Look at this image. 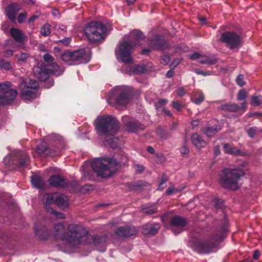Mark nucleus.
Instances as JSON below:
<instances>
[{"instance_id":"f257e3e1","label":"nucleus","mask_w":262,"mask_h":262,"mask_svg":"<svg viewBox=\"0 0 262 262\" xmlns=\"http://www.w3.org/2000/svg\"><path fill=\"white\" fill-rule=\"evenodd\" d=\"M127 158L122 151L115 154L110 158H96L91 163V167L98 176L106 178L115 172V166L124 165L127 163Z\"/></svg>"},{"instance_id":"f03ea898","label":"nucleus","mask_w":262,"mask_h":262,"mask_svg":"<svg viewBox=\"0 0 262 262\" xmlns=\"http://www.w3.org/2000/svg\"><path fill=\"white\" fill-rule=\"evenodd\" d=\"M222 227L219 231L211 233L206 239L199 240L194 243L193 250L200 254H207L219 249V245L225 238V234L228 231V220L224 218L222 221Z\"/></svg>"},{"instance_id":"7ed1b4c3","label":"nucleus","mask_w":262,"mask_h":262,"mask_svg":"<svg viewBox=\"0 0 262 262\" xmlns=\"http://www.w3.org/2000/svg\"><path fill=\"white\" fill-rule=\"evenodd\" d=\"M130 39L123 41L116 52L118 59L125 64H129L133 61L132 54L134 49L140 45V42L145 38V35L141 31L134 30L130 33Z\"/></svg>"},{"instance_id":"20e7f679","label":"nucleus","mask_w":262,"mask_h":262,"mask_svg":"<svg viewBox=\"0 0 262 262\" xmlns=\"http://www.w3.org/2000/svg\"><path fill=\"white\" fill-rule=\"evenodd\" d=\"M88 231L82 226L71 224L67 227L64 242L70 247L78 248L88 239Z\"/></svg>"},{"instance_id":"39448f33","label":"nucleus","mask_w":262,"mask_h":262,"mask_svg":"<svg viewBox=\"0 0 262 262\" xmlns=\"http://www.w3.org/2000/svg\"><path fill=\"white\" fill-rule=\"evenodd\" d=\"M134 96L133 89L127 86H118L111 91L107 102L117 108L126 107Z\"/></svg>"},{"instance_id":"423d86ee","label":"nucleus","mask_w":262,"mask_h":262,"mask_svg":"<svg viewBox=\"0 0 262 262\" xmlns=\"http://www.w3.org/2000/svg\"><path fill=\"white\" fill-rule=\"evenodd\" d=\"M84 32L89 42L92 43H101L107 35L106 26L97 21L88 23L84 28Z\"/></svg>"},{"instance_id":"0eeeda50","label":"nucleus","mask_w":262,"mask_h":262,"mask_svg":"<svg viewBox=\"0 0 262 262\" xmlns=\"http://www.w3.org/2000/svg\"><path fill=\"white\" fill-rule=\"evenodd\" d=\"M243 171L237 168H226L220 174V183L224 188L233 190L239 188L238 181Z\"/></svg>"},{"instance_id":"6e6552de","label":"nucleus","mask_w":262,"mask_h":262,"mask_svg":"<svg viewBox=\"0 0 262 262\" xmlns=\"http://www.w3.org/2000/svg\"><path fill=\"white\" fill-rule=\"evenodd\" d=\"M97 132L107 136H114L120 129L119 122L111 116H99L95 121Z\"/></svg>"},{"instance_id":"1a4fd4ad","label":"nucleus","mask_w":262,"mask_h":262,"mask_svg":"<svg viewBox=\"0 0 262 262\" xmlns=\"http://www.w3.org/2000/svg\"><path fill=\"white\" fill-rule=\"evenodd\" d=\"M220 40L231 50L239 48L243 43L241 35L234 31H226L222 33Z\"/></svg>"},{"instance_id":"9d476101","label":"nucleus","mask_w":262,"mask_h":262,"mask_svg":"<svg viewBox=\"0 0 262 262\" xmlns=\"http://www.w3.org/2000/svg\"><path fill=\"white\" fill-rule=\"evenodd\" d=\"M29 161L28 154L23 151L15 150L9 156L4 159V162L11 165H15L17 167L24 166L28 164Z\"/></svg>"},{"instance_id":"9b49d317","label":"nucleus","mask_w":262,"mask_h":262,"mask_svg":"<svg viewBox=\"0 0 262 262\" xmlns=\"http://www.w3.org/2000/svg\"><path fill=\"white\" fill-rule=\"evenodd\" d=\"M64 70L56 62L51 63H42L38 72V78L40 80H47L50 74H55L58 76L61 75Z\"/></svg>"},{"instance_id":"f8f14e48","label":"nucleus","mask_w":262,"mask_h":262,"mask_svg":"<svg viewBox=\"0 0 262 262\" xmlns=\"http://www.w3.org/2000/svg\"><path fill=\"white\" fill-rule=\"evenodd\" d=\"M148 45L153 50L164 51L169 48L170 45L165 36L156 34L149 39Z\"/></svg>"},{"instance_id":"ddd939ff","label":"nucleus","mask_w":262,"mask_h":262,"mask_svg":"<svg viewBox=\"0 0 262 262\" xmlns=\"http://www.w3.org/2000/svg\"><path fill=\"white\" fill-rule=\"evenodd\" d=\"M57 194L58 193L46 194L43 196V201L46 205V209L48 212L54 214L58 219H64L65 216L63 213L56 211L49 206V205L55 204V200L57 198Z\"/></svg>"},{"instance_id":"4468645a","label":"nucleus","mask_w":262,"mask_h":262,"mask_svg":"<svg viewBox=\"0 0 262 262\" xmlns=\"http://www.w3.org/2000/svg\"><path fill=\"white\" fill-rule=\"evenodd\" d=\"M72 61L76 64H82L88 63L91 59L90 50L89 49H81L72 52Z\"/></svg>"},{"instance_id":"2eb2a0df","label":"nucleus","mask_w":262,"mask_h":262,"mask_svg":"<svg viewBox=\"0 0 262 262\" xmlns=\"http://www.w3.org/2000/svg\"><path fill=\"white\" fill-rule=\"evenodd\" d=\"M17 95V92L13 89H8L7 91L0 92V105H11Z\"/></svg>"},{"instance_id":"dca6fc26","label":"nucleus","mask_w":262,"mask_h":262,"mask_svg":"<svg viewBox=\"0 0 262 262\" xmlns=\"http://www.w3.org/2000/svg\"><path fill=\"white\" fill-rule=\"evenodd\" d=\"M187 224V221L185 217L178 215L172 217L170 220V225L175 234H178L182 232Z\"/></svg>"},{"instance_id":"f3484780","label":"nucleus","mask_w":262,"mask_h":262,"mask_svg":"<svg viewBox=\"0 0 262 262\" xmlns=\"http://www.w3.org/2000/svg\"><path fill=\"white\" fill-rule=\"evenodd\" d=\"M52 233L55 238L64 242L67 234V228L62 223H56L54 225Z\"/></svg>"},{"instance_id":"a211bd4d","label":"nucleus","mask_w":262,"mask_h":262,"mask_svg":"<svg viewBox=\"0 0 262 262\" xmlns=\"http://www.w3.org/2000/svg\"><path fill=\"white\" fill-rule=\"evenodd\" d=\"M21 6L16 3H12L8 5L5 9L6 14L7 17L12 22L15 21L16 15L20 10Z\"/></svg>"},{"instance_id":"6ab92c4d","label":"nucleus","mask_w":262,"mask_h":262,"mask_svg":"<svg viewBox=\"0 0 262 262\" xmlns=\"http://www.w3.org/2000/svg\"><path fill=\"white\" fill-rule=\"evenodd\" d=\"M220 108L223 111L231 113H235L240 110L244 112L247 110V103L246 101L243 102L241 106L235 103H226L222 104Z\"/></svg>"},{"instance_id":"aec40b11","label":"nucleus","mask_w":262,"mask_h":262,"mask_svg":"<svg viewBox=\"0 0 262 262\" xmlns=\"http://www.w3.org/2000/svg\"><path fill=\"white\" fill-rule=\"evenodd\" d=\"M160 227V224L159 223L147 224L142 226L141 232L145 236H152L158 233Z\"/></svg>"},{"instance_id":"412c9836","label":"nucleus","mask_w":262,"mask_h":262,"mask_svg":"<svg viewBox=\"0 0 262 262\" xmlns=\"http://www.w3.org/2000/svg\"><path fill=\"white\" fill-rule=\"evenodd\" d=\"M115 233L118 236L127 237L135 235L137 233V230L135 227L126 226L118 228Z\"/></svg>"},{"instance_id":"4be33fe9","label":"nucleus","mask_w":262,"mask_h":262,"mask_svg":"<svg viewBox=\"0 0 262 262\" xmlns=\"http://www.w3.org/2000/svg\"><path fill=\"white\" fill-rule=\"evenodd\" d=\"M50 185L59 188H64L67 186L65 179L60 175H53L49 179Z\"/></svg>"},{"instance_id":"5701e85b","label":"nucleus","mask_w":262,"mask_h":262,"mask_svg":"<svg viewBox=\"0 0 262 262\" xmlns=\"http://www.w3.org/2000/svg\"><path fill=\"white\" fill-rule=\"evenodd\" d=\"M36 152L39 155L45 154L46 156H54L55 155L56 151L48 148L45 143H42L38 146Z\"/></svg>"},{"instance_id":"b1692460","label":"nucleus","mask_w":262,"mask_h":262,"mask_svg":"<svg viewBox=\"0 0 262 262\" xmlns=\"http://www.w3.org/2000/svg\"><path fill=\"white\" fill-rule=\"evenodd\" d=\"M36 91L28 89H23L21 94V98L26 101H30L36 97Z\"/></svg>"},{"instance_id":"393cba45","label":"nucleus","mask_w":262,"mask_h":262,"mask_svg":"<svg viewBox=\"0 0 262 262\" xmlns=\"http://www.w3.org/2000/svg\"><path fill=\"white\" fill-rule=\"evenodd\" d=\"M10 33L12 37L17 42L22 43L25 40V35L22 31L16 28H12Z\"/></svg>"},{"instance_id":"a878e982","label":"nucleus","mask_w":262,"mask_h":262,"mask_svg":"<svg viewBox=\"0 0 262 262\" xmlns=\"http://www.w3.org/2000/svg\"><path fill=\"white\" fill-rule=\"evenodd\" d=\"M127 129L132 133L143 130L144 126L137 121H129L125 124Z\"/></svg>"},{"instance_id":"bb28decb","label":"nucleus","mask_w":262,"mask_h":262,"mask_svg":"<svg viewBox=\"0 0 262 262\" xmlns=\"http://www.w3.org/2000/svg\"><path fill=\"white\" fill-rule=\"evenodd\" d=\"M192 144L198 148H201L205 146L206 142L196 133L193 134L191 136Z\"/></svg>"},{"instance_id":"cd10ccee","label":"nucleus","mask_w":262,"mask_h":262,"mask_svg":"<svg viewBox=\"0 0 262 262\" xmlns=\"http://www.w3.org/2000/svg\"><path fill=\"white\" fill-rule=\"evenodd\" d=\"M223 149L225 153L234 156L242 155V151L236 147H232L228 143L223 144Z\"/></svg>"},{"instance_id":"c85d7f7f","label":"nucleus","mask_w":262,"mask_h":262,"mask_svg":"<svg viewBox=\"0 0 262 262\" xmlns=\"http://www.w3.org/2000/svg\"><path fill=\"white\" fill-rule=\"evenodd\" d=\"M57 198L55 204L61 208H66L68 206V199L66 195L58 193Z\"/></svg>"},{"instance_id":"c756f323","label":"nucleus","mask_w":262,"mask_h":262,"mask_svg":"<svg viewBox=\"0 0 262 262\" xmlns=\"http://www.w3.org/2000/svg\"><path fill=\"white\" fill-rule=\"evenodd\" d=\"M168 100L167 99H159L157 102H155V107L157 110L161 108L163 113H165V115H172V114L164 107V105L168 103Z\"/></svg>"},{"instance_id":"7c9ffc66","label":"nucleus","mask_w":262,"mask_h":262,"mask_svg":"<svg viewBox=\"0 0 262 262\" xmlns=\"http://www.w3.org/2000/svg\"><path fill=\"white\" fill-rule=\"evenodd\" d=\"M222 128L220 125H215V126L208 127L203 132L209 138H212L216 135Z\"/></svg>"},{"instance_id":"2f4dec72","label":"nucleus","mask_w":262,"mask_h":262,"mask_svg":"<svg viewBox=\"0 0 262 262\" xmlns=\"http://www.w3.org/2000/svg\"><path fill=\"white\" fill-rule=\"evenodd\" d=\"M35 232L36 235L40 239H45L49 235V231L47 228L44 226L41 227L40 228H38L37 226H35Z\"/></svg>"},{"instance_id":"473e14b6","label":"nucleus","mask_w":262,"mask_h":262,"mask_svg":"<svg viewBox=\"0 0 262 262\" xmlns=\"http://www.w3.org/2000/svg\"><path fill=\"white\" fill-rule=\"evenodd\" d=\"M106 238L104 236H95L93 237V243L98 247H103L106 246Z\"/></svg>"},{"instance_id":"72a5a7b5","label":"nucleus","mask_w":262,"mask_h":262,"mask_svg":"<svg viewBox=\"0 0 262 262\" xmlns=\"http://www.w3.org/2000/svg\"><path fill=\"white\" fill-rule=\"evenodd\" d=\"M31 182L33 186L38 188H43L44 186V182L42 179L37 176L31 177Z\"/></svg>"},{"instance_id":"f704fd0d","label":"nucleus","mask_w":262,"mask_h":262,"mask_svg":"<svg viewBox=\"0 0 262 262\" xmlns=\"http://www.w3.org/2000/svg\"><path fill=\"white\" fill-rule=\"evenodd\" d=\"M25 86L28 89L37 91L39 89V84L36 80L29 79L28 81H25Z\"/></svg>"},{"instance_id":"c9c22d12","label":"nucleus","mask_w":262,"mask_h":262,"mask_svg":"<svg viewBox=\"0 0 262 262\" xmlns=\"http://www.w3.org/2000/svg\"><path fill=\"white\" fill-rule=\"evenodd\" d=\"M250 104L252 106H259L262 104V96L254 95L251 97Z\"/></svg>"},{"instance_id":"e433bc0d","label":"nucleus","mask_w":262,"mask_h":262,"mask_svg":"<svg viewBox=\"0 0 262 262\" xmlns=\"http://www.w3.org/2000/svg\"><path fill=\"white\" fill-rule=\"evenodd\" d=\"M198 62L202 64H206L208 65H212L216 63L217 60L216 59H210L207 56H204L201 55L200 59Z\"/></svg>"},{"instance_id":"4c0bfd02","label":"nucleus","mask_w":262,"mask_h":262,"mask_svg":"<svg viewBox=\"0 0 262 262\" xmlns=\"http://www.w3.org/2000/svg\"><path fill=\"white\" fill-rule=\"evenodd\" d=\"M147 71V68L145 64L136 65L133 68V72L137 75L141 74Z\"/></svg>"},{"instance_id":"58836bf2","label":"nucleus","mask_w":262,"mask_h":262,"mask_svg":"<svg viewBox=\"0 0 262 262\" xmlns=\"http://www.w3.org/2000/svg\"><path fill=\"white\" fill-rule=\"evenodd\" d=\"M205 96L202 93L196 94L191 98L192 101L196 104H200L204 101Z\"/></svg>"},{"instance_id":"ea45409f","label":"nucleus","mask_w":262,"mask_h":262,"mask_svg":"<svg viewBox=\"0 0 262 262\" xmlns=\"http://www.w3.org/2000/svg\"><path fill=\"white\" fill-rule=\"evenodd\" d=\"M51 25L48 23L44 24L40 28V34L43 36H48L51 33Z\"/></svg>"},{"instance_id":"a19ab883","label":"nucleus","mask_w":262,"mask_h":262,"mask_svg":"<svg viewBox=\"0 0 262 262\" xmlns=\"http://www.w3.org/2000/svg\"><path fill=\"white\" fill-rule=\"evenodd\" d=\"M15 57L17 59V62L21 63V62H26L29 58V54L27 53H20L15 54Z\"/></svg>"},{"instance_id":"79ce46f5","label":"nucleus","mask_w":262,"mask_h":262,"mask_svg":"<svg viewBox=\"0 0 262 262\" xmlns=\"http://www.w3.org/2000/svg\"><path fill=\"white\" fill-rule=\"evenodd\" d=\"M60 58L62 60L66 62L72 61V52L70 51H66L61 54Z\"/></svg>"},{"instance_id":"37998d69","label":"nucleus","mask_w":262,"mask_h":262,"mask_svg":"<svg viewBox=\"0 0 262 262\" xmlns=\"http://www.w3.org/2000/svg\"><path fill=\"white\" fill-rule=\"evenodd\" d=\"M142 210L143 212L147 215H151L155 214L158 211L156 208H150L149 207L147 206V205L142 206Z\"/></svg>"},{"instance_id":"c03bdc74","label":"nucleus","mask_w":262,"mask_h":262,"mask_svg":"<svg viewBox=\"0 0 262 262\" xmlns=\"http://www.w3.org/2000/svg\"><path fill=\"white\" fill-rule=\"evenodd\" d=\"M157 134L158 136L162 139H166L170 136V134L169 133L163 130L161 128L157 129Z\"/></svg>"},{"instance_id":"a18cd8bd","label":"nucleus","mask_w":262,"mask_h":262,"mask_svg":"<svg viewBox=\"0 0 262 262\" xmlns=\"http://www.w3.org/2000/svg\"><path fill=\"white\" fill-rule=\"evenodd\" d=\"M247 92L245 89H242L238 91L237 95L238 101H244L247 97Z\"/></svg>"},{"instance_id":"49530a36","label":"nucleus","mask_w":262,"mask_h":262,"mask_svg":"<svg viewBox=\"0 0 262 262\" xmlns=\"http://www.w3.org/2000/svg\"><path fill=\"white\" fill-rule=\"evenodd\" d=\"M11 68L12 66L10 62L6 61L5 60H0V69L9 70Z\"/></svg>"},{"instance_id":"de8ad7c7","label":"nucleus","mask_w":262,"mask_h":262,"mask_svg":"<svg viewBox=\"0 0 262 262\" xmlns=\"http://www.w3.org/2000/svg\"><path fill=\"white\" fill-rule=\"evenodd\" d=\"M182 188H175L173 186L169 187L166 191V194L170 195L172 194L181 191Z\"/></svg>"},{"instance_id":"09e8293b","label":"nucleus","mask_w":262,"mask_h":262,"mask_svg":"<svg viewBox=\"0 0 262 262\" xmlns=\"http://www.w3.org/2000/svg\"><path fill=\"white\" fill-rule=\"evenodd\" d=\"M236 82L237 84L241 87L244 86L246 84V82L244 80V75L242 74L238 75L236 79Z\"/></svg>"},{"instance_id":"8fccbe9b","label":"nucleus","mask_w":262,"mask_h":262,"mask_svg":"<svg viewBox=\"0 0 262 262\" xmlns=\"http://www.w3.org/2000/svg\"><path fill=\"white\" fill-rule=\"evenodd\" d=\"M42 81L45 82V87L48 89L52 87L54 84V79L53 78H50L49 76H48V78L47 79V80Z\"/></svg>"},{"instance_id":"3c124183","label":"nucleus","mask_w":262,"mask_h":262,"mask_svg":"<svg viewBox=\"0 0 262 262\" xmlns=\"http://www.w3.org/2000/svg\"><path fill=\"white\" fill-rule=\"evenodd\" d=\"M27 16V12H24L20 13L17 17V21L19 24L25 22Z\"/></svg>"},{"instance_id":"603ef678","label":"nucleus","mask_w":262,"mask_h":262,"mask_svg":"<svg viewBox=\"0 0 262 262\" xmlns=\"http://www.w3.org/2000/svg\"><path fill=\"white\" fill-rule=\"evenodd\" d=\"M172 106L178 112L181 111L182 108L184 107L183 105L179 101H173Z\"/></svg>"},{"instance_id":"864d4df0","label":"nucleus","mask_w":262,"mask_h":262,"mask_svg":"<svg viewBox=\"0 0 262 262\" xmlns=\"http://www.w3.org/2000/svg\"><path fill=\"white\" fill-rule=\"evenodd\" d=\"M257 128L256 127H252L247 130V133L250 138H253L257 132Z\"/></svg>"},{"instance_id":"5fc2aeb1","label":"nucleus","mask_w":262,"mask_h":262,"mask_svg":"<svg viewBox=\"0 0 262 262\" xmlns=\"http://www.w3.org/2000/svg\"><path fill=\"white\" fill-rule=\"evenodd\" d=\"M10 83L8 82L0 83V91L4 92L5 91H7L8 89H10Z\"/></svg>"},{"instance_id":"6e6d98bb","label":"nucleus","mask_w":262,"mask_h":262,"mask_svg":"<svg viewBox=\"0 0 262 262\" xmlns=\"http://www.w3.org/2000/svg\"><path fill=\"white\" fill-rule=\"evenodd\" d=\"M170 61L169 56L167 55H162L161 57V63L163 64H167Z\"/></svg>"},{"instance_id":"4d7b16f0","label":"nucleus","mask_w":262,"mask_h":262,"mask_svg":"<svg viewBox=\"0 0 262 262\" xmlns=\"http://www.w3.org/2000/svg\"><path fill=\"white\" fill-rule=\"evenodd\" d=\"M43 59L45 61L50 63V62H53L54 58L49 54H46L43 56Z\"/></svg>"},{"instance_id":"13d9d810","label":"nucleus","mask_w":262,"mask_h":262,"mask_svg":"<svg viewBox=\"0 0 262 262\" xmlns=\"http://www.w3.org/2000/svg\"><path fill=\"white\" fill-rule=\"evenodd\" d=\"M167 181V179L166 176H163L161 182L159 184L158 189H163L165 187V183Z\"/></svg>"},{"instance_id":"bf43d9fd","label":"nucleus","mask_w":262,"mask_h":262,"mask_svg":"<svg viewBox=\"0 0 262 262\" xmlns=\"http://www.w3.org/2000/svg\"><path fill=\"white\" fill-rule=\"evenodd\" d=\"M201 54L198 52H195L189 56V58L191 60L200 59L201 57Z\"/></svg>"},{"instance_id":"052dcab7","label":"nucleus","mask_w":262,"mask_h":262,"mask_svg":"<svg viewBox=\"0 0 262 262\" xmlns=\"http://www.w3.org/2000/svg\"><path fill=\"white\" fill-rule=\"evenodd\" d=\"M180 151L182 155H185L189 152V149L187 146L184 144L180 148Z\"/></svg>"},{"instance_id":"680f3d73","label":"nucleus","mask_w":262,"mask_h":262,"mask_svg":"<svg viewBox=\"0 0 262 262\" xmlns=\"http://www.w3.org/2000/svg\"><path fill=\"white\" fill-rule=\"evenodd\" d=\"M48 138L50 140L54 141H60L61 139V136L55 134H51L49 135Z\"/></svg>"},{"instance_id":"e2e57ef3","label":"nucleus","mask_w":262,"mask_h":262,"mask_svg":"<svg viewBox=\"0 0 262 262\" xmlns=\"http://www.w3.org/2000/svg\"><path fill=\"white\" fill-rule=\"evenodd\" d=\"M214 202L215 203V207L216 208H222L223 206V201L222 200L216 198L214 199Z\"/></svg>"},{"instance_id":"0e129e2a","label":"nucleus","mask_w":262,"mask_h":262,"mask_svg":"<svg viewBox=\"0 0 262 262\" xmlns=\"http://www.w3.org/2000/svg\"><path fill=\"white\" fill-rule=\"evenodd\" d=\"M195 72L198 75H202L203 76H209V75H210V72L209 71H206L205 72V71L200 70H198V69H196L195 70Z\"/></svg>"},{"instance_id":"69168bd1","label":"nucleus","mask_w":262,"mask_h":262,"mask_svg":"<svg viewBox=\"0 0 262 262\" xmlns=\"http://www.w3.org/2000/svg\"><path fill=\"white\" fill-rule=\"evenodd\" d=\"M178 96L182 97L185 95L186 92L183 88H180L177 91Z\"/></svg>"},{"instance_id":"338daca9","label":"nucleus","mask_w":262,"mask_h":262,"mask_svg":"<svg viewBox=\"0 0 262 262\" xmlns=\"http://www.w3.org/2000/svg\"><path fill=\"white\" fill-rule=\"evenodd\" d=\"M117 141H118L117 138H114V139L111 140L109 143L112 148H114L117 146Z\"/></svg>"},{"instance_id":"774afa93","label":"nucleus","mask_w":262,"mask_h":262,"mask_svg":"<svg viewBox=\"0 0 262 262\" xmlns=\"http://www.w3.org/2000/svg\"><path fill=\"white\" fill-rule=\"evenodd\" d=\"M136 171L138 173H141L144 170V167L142 165L136 164L134 166Z\"/></svg>"}]
</instances>
